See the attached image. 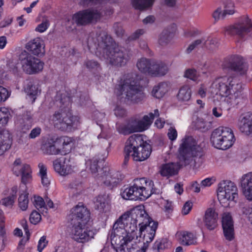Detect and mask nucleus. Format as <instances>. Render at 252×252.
Returning <instances> with one entry per match:
<instances>
[{"mask_svg":"<svg viewBox=\"0 0 252 252\" xmlns=\"http://www.w3.org/2000/svg\"><path fill=\"white\" fill-rule=\"evenodd\" d=\"M88 46L90 50H96V55L101 60L118 67L126 65L131 56L129 51L117 45L105 31L95 38L89 37Z\"/></svg>","mask_w":252,"mask_h":252,"instance_id":"f257e3e1","label":"nucleus"},{"mask_svg":"<svg viewBox=\"0 0 252 252\" xmlns=\"http://www.w3.org/2000/svg\"><path fill=\"white\" fill-rule=\"evenodd\" d=\"M115 223L118 227H123L129 235L133 238L136 236L137 223L140 226L139 232L156 234L158 223L153 221L144 209L134 208L130 212H126L120 217Z\"/></svg>","mask_w":252,"mask_h":252,"instance_id":"f03ea898","label":"nucleus"},{"mask_svg":"<svg viewBox=\"0 0 252 252\" xmlns=\"http://www.w3.org/2000/svg\"><path fill=\"white\" fill-rule=\"evenodd\" d=\"M216 94L224 98L228 103L235 102L241 96L242 85L235 77L224 76L216 79L212 85Z\"/></svg>","mask_w":252,"mask_h":252,"instance_id":"7ed1b4c3","label":"nucleus"},{"mask_svg":"<svg viewBox=\"0 0 252 252\" xmlns=\"http://www.w3.org/2000/svg\"><path fill=\"white\" fill-rule=\"evenodd\" d=\"M118 224L114 223L109 234L111 245L117 252H146L148 246H143L138 249L132 236L127 234L123 227H118Z\"/></svg>","mask_w":252,"mask_h":252,"instance_id":"20e7f679","label":"nucleus"},{"mask_svg":"<svg viewBox=\"0 0 252 252\" xmlns=\"http://www.w3.org/2000/svg\"><path fill=\"white\" fill-rule=\"evenodd\" d=\"M135 73L126 74L123 81L117 88V94L122 95L125 101L129 103H137L145 97L143 88Z\"/></svg>","mask_w":252,"mask_h":252,"instance_id":"39448f33","label":"nucleus"},{"mask_svg":"<svg viewBox=\"0 0 252 252\" xmlns=\"http://www.w3.org/2000/svg\"><path fill=\"white\" fill-rule=\"evenodd\" d=\"M203 155V148L197 144L192 136H186L182 139L179 148V158L182 164L185 166L190 164L195 165L201 162Z\"/></svg>","mask_w":252,"mask_h":252,"instance_id":"423d86ee","label":"nucleus"},{"mask_svg":"<svg viewBox=\"0 0 252 252\" xmlns=\"http://www.w3.org/2000/svg\"><path fill=\"white\" fill-rule=\"evenodd\" d=\"M126 151L132 152L131 156L134 160L141 161L149 157L151 147L144 140L142 135L133 134L128 138L126 143Z\"/></svg>","mask_w":252,"mask_h":252,"instance_id":"0eeeda50","label":"nucleus"},{"mask_svg":"<svg viewBox=\"0 0 252 252\" xmlns=\"http://www.w3.org/2000/svg\"><path fill=\"white\" fill-rule=\"evenodd\" d=\"M210 141L215 148L225 150L233 145L235 138L231 128L229 127L220 126L212 132Z\"/></svg>","mask_w":252,"mask_h":252,"instance_id":"6e6552de","label":"nucleus"},{"mask_svg":"<svg viewBox=\"0 0 252 252\" xmlns=\"http://www.w3.org/2000/svg\"><path fill=\"white\" fill-rule=\"evenodd\" d=\"M136 67L141 73L152 77L162 76L168 71L165 63L144 57L137 60Z\"/></svg>","mask_w":252,"mask_h":252,"instance_id":"1a4fd4ad","label":"nucleus"},{"mask_svg":"<svg viewBox=\"0 0 252 252\" xmlns=\"http://www.w3.org/2000/svg\"><path fill=\"white\" fill-rule=\"evenodd\" d=\"M218 198L220 203L224 207L228 206L230 201L236 202L238 198L236 185L228 180L220 182L218 185Z\"/></svg>","mask_w":252,"mask_h":252,"instance_id":"9d476101","label":"nucleus"},{"mask_svg":"<svg viewBox=\"0 0 252 252\" xmlns=\"http://www.w3.org/2000/svg\"><path fill=\"white\" fill-rule=\"evenodd\" d=\"M24 72L28 74H34L41 71L44 63L26 51H22L19 57Z\"/></svg>","mask_w":252,"mask_h":252,"instance_id":"9b49d317","label":"nucleus"},{"mask_svg":"<svg viewBox=\"0 0 252 252\" xmlns=\"http://www.w3.org/2000/svg\"><path fill=\"white\" fill-rule=\"evenodd\" d=\"M70 224L71 227H70L69 236L75 241L84 243L94 238V231L89 226L88 223Z\"/></svg>","mask_w":252,"mask_h":252,"instance_id":"f8f14e48","label":"nucleus"},{"mask_svg":"<svg viewBox=\"0 0 252 252\" xmlns=\"http://www.w3.org/2000/svg\"><path fill=\"white\" fill-rule=\"evenodd\" d=\"M102 13L95 8L78 11L73 16V20L79 26H84L100 19Z\"/></svg>","mask_w":252,"mask_h":252,"instance_id":"ddd939ff","label":"nucleus"},{"mask_svg":"<svg viewBox=\"0 0 252 252\" xmlns=\"http://www.w3.org/2000/svg\"><path fill=\"white\" fill-rule=\"evenodd\" d=\"M12 171L17 176L21 175L22 182L26 184L32 180V171L31 166L27 164L23 163L20 158H17L13 162Z\"/></svg>","mask_w":252,"mask_h":252,"instance_id":"4468645a","label":"nucleus"},{"mask_svg":"<svg viewBox=\"0 0 252 252\" xmlns=\"http://www.w3.org/2000/svg\"><path fill=\"white\" fill-rule=\"evenodd\" d=\"M90 219V212L83 205H76L70 210L69 215L70 224L88 223Z\"/></svg>","mask_w":252,"mask_h":252,"instance_id":"2eb2a0df","label":"nucleus"},{"mask_svg":"<svg viewBox=\"0 0 252 252\" xmlns=\"http://www.w3.org/2000/svg\"><path fill=\"white\" fill-rule=\"evenodd\" d=\"M252 30L251 21L249 18L245 17L242 22L226 28L225 33L232 35H237L240 37H243Z\"/></svg>","mask_w":252,"mask_h":252,"instance_id":"dca6fc26","label":"nucleus"},{"mask_svg":"<svg viewBox=\"0 0 252 252\" xmlns=\"http://www.w3.org/2000/svg\"><path fill=\"white\" fill-rule=\"evenodd\" d=\"M223 69H228L244 74L247 69V66L244 63L243 58L238 55H233L226 59L222 65Z\"/></svg>","mask_w":252,"mask_h":252,"instance_id":"f3484780","label":"nucleus"},{"mask_svg":"<svg viewBox=\"0 0 252 252\" xmlns=\"http://www.w3.org/2000/svg\"><path fill=\"white\" fill-rule=\"evenodd\" d=\"M135 186L140 193L141 200H145L149 198L152 194L156 193L157 191L154 188V182L145 178L136 179L134 180Z\"/></svg>","mask_w":252,"mask_h":252,"instance_id":"a211bd4d","label":"nucleus"},{"mask_svg":"<svg viewBox=\"0 0 252 252\" xmlns=\"http://www.w3.org/2000/svg\"><path fill=\"white\" fill-rule=\"evenodd\" d=\"M55 171L61 175L65 176L72 171V163L69 157H63L57 159L53 162Z\"/></svg>","mask_w":252,"mask_h":252,"instance_id":"6ab92c4d","label":"nucleus"},{"mask_svg":"<svg viewBox=\"0 0 252 252\" xmlns=\"http://www.w3.org/2000/svg\"><path fill=\"white\" fill-rule=\"evenodd\" d=\"M62 124L59 123L58 129L70 132L77 129L81 124L80 118L77 116H73L67 113Z\"/></svg>","mask_w":252,"mask_h":252,"instance_id":"aec40b11","label":"nucleus"},{"mask_svg":"<svg viewBox=\"0 0 252 252\" xmlns=\"http://www.w3.org/2000/svg\"><path fill=\"white\" fill-rule=\"evenodd\" d=\"M240 186L245 198L252 201V172L243 175L240 179Z\"/></svg>","mask_w":252,"mask_h":252,"instance_id":"412c9836","label":"nucleus"},{"mask_svg":"<svg viewBox=\"0 0 252 252\" xmlns=\"http://www.w3.org/2000/svg\"><path fill=\"white\" fill-rule=\"evenodd\" d=\"M222 226L225 238L231 241L234 238V225L232 216L229 213L225 212L222 216Z\"/></svg>","mask_w":252,"mask_h":252,"instance_id":"4be33fe9","label":"nucleus"},{"mask_svg":"<svg viewBox=\"0 0 252 252\" xmlns=\"http://www.w3.org/2000/svg\"><path fill=\"white\" fill-rule=\"evenodd\" d=\"M26 48L35 56H41L45 53L44 41L40 37H37L30 40L26 44Z\"/></svg>","mask_w":252,"mask_h":252,"instance_id":"5701e85b","label":"nucleus"},{"mask_svg":"<svg viewBox=\"0 0 252 252\" xmlns=\"http://www.w3.org/2000/svg\"><path fill=\"white\" fill-rule=\"evenodd\" d=\"M240 130L247 135L252 134V113L247 112L243 114L239 120Z\"/></svg>","mask_w":252,"mask_h":252,"instance_id":"b1692460","label":"nucleus"},{"mask_svg":"<svg viewBox=\"0 0 252 252\" xmlns=\"http://www.w3.org/2000/svg\"><path fill=\"white\" fill-rule=\"evenodd\" d=\"M122 178V175L119 172L109 170L102 177V180L106 186L112 189L117 185Z\"/></svg>","mask_w":252,"mask_h":252,"instance_id":"393cba45","label":"nucleus"},{"mask_svg":"<svg viewBox=\"0 0 252 252\" xmlns=\"http://www.w3.org/2000/svg\"><path fill=\"white\" fill-rule=\"evenodd\" d=\"M159 116L158 110L155 109L154 113H150L148 115H145L142 119L136 118L138 132H141L148 129L154 118Z\"/></svg>","mask_w":252,"mask_h":252,"instance_id":"a878e982","label":"nucleus"},{"mask_svg":"<svg viewBox=\"0 0 252 252\" xmlns=\"http://www.w3.org/2000/svg\"><path fill=\"white\" fill-rule=\"evenodd\" d=\"M218 214L213 208L208 209L203 219L204 223L210 230L214 229L217 226Z\"/></svg>","mask_w":252,"mask_h":252,"instance_id":"bb28decb","label":"nucleus"},{"mask_svg":"<svg viewBox=\"0 0 252 252\" xmlns=\"http://www.w3.org/2000/svg\"><path fill=\"white\" fill-rule=\"evenodd\" d=\"M121 195L123 198L126 200H141V197L140 193L139 192L138 188L135 186L134 181L133 186L122 189Z\"/></svg>","mask_w":252,"mask_h":252,"instance_id":"cd10ccee","label":"nucleus"},{"mask_svg":"<svg viewBox=\"0 0 252 252\" xmlns=\"http://www.w3.org/2000/svg\"><path fill=\"white\" fill-rule=\"evenodd\" d=\"M41 149L44 153L48 155H58L61 153L62 147L58 145L57 140H48L43 143Z\"/></svg>","mask_w":252,"mask_h":252,"instance_id":"c85d7f7f","label":"nucleus"},{"mask_svg":"<svg viewBox=\"0 0 252 252\" xmlns=\"http://www.w3.org/2000/svg\"><path fill=\"white\" fill-rule=\"evenodd\" d=\"M12 137L10 133L7 130H3L0 132V156L11 147Z\"/></svg>","mask_w":252,"mask_h":252,"instance_id":"c756f323","label":"nucleus"},{"mask_svg":"<svg viewBox=\"0 0 252 252\" xmlns=\"http://www.w3.org/2000/svg\"><path fill=\"white\" fill-rule=\"evenodd\" d=\"M179 166L178 164L171 162L162 165L160 169V173L162 176L169 178L177 174Z\"/></svg>","mask_w":252,"mask_h":252,"instance_id":"7c9ffc66","label":"nucleus"},{"mask_svg":"<svg viewBox=\"0 0 252 252\" xmlns=\"http://www.w3.org/2000/svg\"><path fill=\"white\" fill-rule=\"evenodd\" d=\"M174 32L175 30L173 27H169L164 29L159 36L158 43L161 46L168 44L173 38Z\"/></svg>","mask_w":252,"mask_h":252,"instance_id":"2f4dec72","label":"nucleus"},{"mask_svg":"<svg viewBox=\"0 0 252 252\" xmlns=\"http://www.w3.org/2000/svg\"><path fill=\"white\" fill-rule=\"evenodd\" d=\"M169 90V84L166 82H160L155 85L152 90V95L157 98L162 97Z\"/></svg>","mask_w":252,"mask_h":252,"instance_id":"473e14b6","label":"nucleus"},{"mask_svg":"<svg viewBox=\"0 0 252 252\" xmlns=\"http://www.w3.org/2000/svg\"><path fill=\"white\" fill-rule=\"evenodd\" d=\"M191 96L190 88L188 85L183 86L179 91L177 98L179 101L183 102H188Z\"/></svg>","mask_w":252,"mask_h":252,"instance_id":"72a5a7b5","label":"nucleus"},{"mask_svg":"<svg viewBox=\"0 0 252 252\" xmlns=\"http://www.w3.org/2000/svg\"><path fill=\"white\" fill-rule=\"evenodd\" d=\"M39 176L41 178V183L43 186L48 187L50 184V180L47 173V167L42 162L38 164Z\"/></svg>","mask_w":252,"mask_h":252,"instance_id":"f704fd0d","label":"nucleus"},{"mask_svg":"<svg viewBox=\"0 0 252 252\" xmlns=\"http://www.w3.org/2000/svg\"><path fill=\"white\" fill-rule=\"evenodd\" d=\"M67 113L64 111H56L54 114L50 117V122L57 129L60 126L58 125L59 123L62 124L61 123L63 121V119L65 118Z\"/></svg>","mask_w":252,"mask_h":252,"instance_id":"c9c22d12","label":"nucleus"},{"mask_svg":"<svg viewBox=\"0 0 252 252\" xmlns=\"http://www.w3.org/2000/svg\"><path fill=\"white\" fill-rule=\"evenodd\" d=\"M180 239L183 245H190L195 243L193 234L190 232L184 231L180 233Z\"/></svg>","mask_w":252,"mask_h":252,"instance_id":"e433bc0d","label":"nucleus"},{"mask_svg":"<svg viewBox=\"0 0 252 252\" xmlns=\"http://www.w3.org/2000/svg\"><path fill=\"white\" fill-rule=\"evenodd\" d=\"M155 0H131L132 6L137 9L143 10L151 6Z\"/></svg>","mask_w":252,"mask_h":252,"instance_id":"4c0bfd02","label":"nucleus"},{"mask_svg":"<svg viewBox=\"0 0 252 252\" xmlns=\"http://www.w3.org/2000/svg\"><path fill=\"white\" fill-rule=\"evenodd\" d=\"M25 91L29 96L32 99V102L34 101L36 96L38 93L37 87L33 85L31 82H29L26 85Z\"/></svg>","mask_w":252,"mask_h":252,"instance_id":"58836bf2","label":"nucleus"},{"mask_svg":"<svg viewBox=\"0 0 252 252\" xmlns=\"http://www.w3.org/2000/svg\"><path fill=\"white\" fill-rule=\"evenodd\" d=\"M11 118V115L7 108L1 107L0 108V124L6 125Z\"/></svg>","mask_w":252,"mask_h":252,"instance_id":"ea45409f","label":"nucleus"},{"mask_svg":"<svg viewBox=\"0 0 252 252\" xmlns=\"http://www.w3.org/2000/svg\"><path fill=\"white\" fill-rule=\"evenodd\" d=\"M204 47L210 50H214L219 46L218 40L216 38L206 36L204 37Z\"/></svg>","mask_w":252,"mask_h":252,"instance_id":"a19ab883","label":"nucleus"},{"mask_svg":"<svg viewBox=\"0 0 252 252\" xmlns=\"http://www.w3.org/2000/svg\"><path fill=\"white\" fill-rule=\"evenodd\" d=\"M234 12V10H224L222 11L220 8H218L213 13V17L216 21L223 18L226 14L231 15Z\"/></svg>","mask_w":252,"mask_h":252,"instance_id":"79ce46f5","label":"nucleus"},{"mask_svg":"<svg viewBox=\"0 0 252 252\" xmlns=\"http://www.w3.org/2000/svg\"><path fill=\"white\" fill-rule=\"evenodd\" d=\"M28 194L26 192L21 194L18 198L19 207L22 211H26L28 208Z\"/></svg>","mask_w":252,"mask_h":252,"instance_id":"37998d69","label":"nucleus"},{"mask_svg":"<svg viewBox=\"0 0 252 252\" xmlns=\"http://www.w3.org/2000/svg\"><path fill=\"white\" fill-rule=\"evenodd\" d=\"M9 69L15 77H18L21 76L22 72L19 68V63L17 61H12L8 64Z\"/></svg>","mask_w":252,"mask_h":252,"instance_id":"c03bdc74","label":"nucleus"},{"mask_svg":"<svg viewBox=\"0 0 252 252\" xmlns=\"http://www.w3.org/2000/svg\"><path fill=\"white\" fill-rule=\"evenodd\" d=\"M33 204L34 207L39 211L44 212L45 207V203L43 199L40 196H34Z\"/></svg>","mask_w":252,"mask_h":252,"instance_id":"a18cd8bd","label":"nucleus"},{"mask_svg":"<svg viewBox=\"0 0 252 252\" xmlns=\"http://www.w3.org/2000/svg\"><path fill=\"white\" fill-rule=\"evenodd\" d=\"M140 237L143 239V246L147 245L151 243L154 239L155 234L153 233H148L146 232H139Z\"/></svg>","mask_w":252,"mask_h":252,"instance_id":"49530a36","label":"nucleus"},{"mask_svg":"<svg viewBox=\"0 0 252 252\" xmlns=\"http://www.w3.org/2000/svg\"><path fill=\"white\" fill-rule=\"evenodd\" d=\"M196 126L202 131H205L209 129L210 125L202 118H198L196 122Z\"/></svg>","mask_w":252,"mask_h":252,"instance_id":"de8ad7c7","label":"nucleus"},{"mask_svg":"<svg viewBox=\"0 0 252 252\" xmlns=\"http://www.w3.org/2000/svg\"><path fill=\"white\" fill-rule=\"evenodd\" d=\"M204 37L198 39L194 41L193 42L191 43L189 47L187 48L186 51L188 53H190L193 49L199 46L204 47Z\"/></svg>","mask_w":252,"mask_h":252,"instance_id":"09e8293b","label":"nucleus"},{"mask_svg":"<svg viewBox=\"0 0 252 252\" xmlns=\"http://www.w3.org/2000/svg\"><path fill=\"white\" fill-rule=\"evenodd\" d=\"M117 129L119 133L124 135H127L133 133L128 123L126 124L118 126Z\"/></svg>","mask_w":252,"mask_h":252,"instance_id":"8fccbe9b","label":"nucleus"},{"mask_svg":"<svg viewBox=\"0 0 252 252\" xmlns=\"http://www.w3.org/2000/svg\"><path fill=\"white\" fill-rule=\"evenodd\" d=\"M15 199V195L12 194V195L2 199L0 201V203L5 207H11L14 202Z\"/></svg>","mask_w":252,"mask_h":252,"instance_id":"3c124183","label":"nucleus"},{"mask_svg":"<svg viewBox=\"0 0 252 252\" xmlns=\"http://www.w3.org/2000/svg\"><path fill=\"white\" fill-rule=\"evenodd\" d=\"M86 67L90 70H95L99 67V64L97 62L93 60H88L85 62Z\"/></svg>","mask_w":252,"mask_h":252,"instance_id":"603ef678","label":"nucleus"},{"mask_svg":"<svg viewBox=\"0 0 252 252\" xmlns=\"http://www.w3.org/2000/svg\"><path fill=\"white\" fill-rule=\"evenodd\" d=\"M41 219V217L40 214L36 211H32L30 215V221L33 224H36L38 223Z\"/></svg>","mask_w":252,"mask_h":252,"instance_id":"864d4df0","label":"nucleus"},{"mask_svg":"<svg viewBox=\"0 0 252 252\" xmlns=\"http://www.w3.org/2000/svg\"><path fill=\"white\" fill-rule=\"evenodd\" d=\"M167 135L170 141H174L176 140L177 138L178 132L175 127L170 126L168 129Z\"/></svg>","mask_w":252,"mask_h":252,"instance_id":"5fc2aeb1","label":"nucleus"},{"mask_svg":"<svg viewBox=\"0 0 252 252\" xmlns=\"http://www.w3.org/2000/svg\"><path fill=\"white\" fill-rule=\"evenodd\" d=\"M95 206L97 209L100 211H103L106 206L105 198L102 196H98L96 198Z\"/></svg>","mask_w":252,"mask_h":252,"instance_id":"6e6d98bb","label":"nucleus"},{"mask_svg":"<svg viewBox=\"0 0 252 252\" xmlns=\"http://www.w3.org/2000/svg\"><path fill=\"white\" fill-rule=\"evenodd\" d=\"M58 142V145L62 147V150L66 149L71 142L70 139L68 137L61 138L57 139Z\"/></svg>","mask_w":252,"mask_h":252,"instance_id":"4d7b16f0","label":"nucleus"},{"mask_svg":"<svg viewBox=\"0 0 252 252\" xmlns=\"http://www.w3.org/2000/svg\"><path fill=\"white\" fill-rule=\"evenodd\" d=\"M184 76L188 78L195 81L197 78L198 74L195 69H188L185 72Z\"/></svg>","mask_w":252,"mask_h":252,"instance_id":"13d9d810","label":"nucleus"},{"mask_svg":"<svg viewBox=\"0 0 252 252\" xmlns=\"http://www.w3.org/2000/svg\"><path fill=\"white\" fill-rule=\"evenodd\" d=\"M9 92L6 88L0 85V102L5 101L10 96Z\"/></svg>","mask_w":252,"mask_h":252,"instance_id":"bf43d9fd","label":"nucleus"},{"mask_svg":"<svg viewBox=\"0 0 252 252\" xmlns=\"http://www.w3.org/2000/svg\"><path fill=\"white\" fill-rule=\"evenodd\" d=\"M49 26V22L48 20L46 19L37 26L35 28V31L39 32H43L47 29Z\"/></svg>","mask_w":252,"mask_h":252,"instance_id":"052dcab7","label":"nucleus"},{"mask_svg":"<svg viewBox=\"0 0 252 252\" xmlns=\"http://www.w3.org/2000/svg\"><path fill=\"white\" fill-rule=\"evenodd\" d=\"M6 240V231L4 229H2L1 230H0V252L4 249L5 242Z\"/></svg>","mask_w":252,"mask_h":252,"instance_id":"680f3d73","label":"nucleus"},{"mask_svg":"<svg viewBox=\"0 0 252 252\" xmlns=\"http://www.w3.org/2000/svg\"><path fill=\"white\" fill-rule=\"evenodd\" d=\"M41 132V129L39 127H36L31 130L29 135V138L30 139H34L39 136Z\"/></svg>","mask_w":252,"mask_h":252,"instance_id":"e2e57ef3","label":"nucleus"},{"mask_svg":"<svg viewBox=\"0 0 252 252\" xmlns=\"http://www.w3.org/2000/svg\"><path fill=\"white\" fill-rule=\"evenodd\" d=\"M114 114L117 117H123L126 115V110L122 107L117 106L114 109Z\"/></svg>","mask_w":252,"mask_h":252,"instance_id":"0e129e2a","label":"nucleus"},{"mask_svg":"<svg viewBox=\"0 0 252 252\" xmlns=\"http://www.w3.org/2000/svg\"><path fill=\"white\" fill-rule=\"evenodd\" d=\"M90 169L93 173H95L98 171V160L96 159H92L89 161Z\"/></svg>","mask_w":252,"mask_h":252,"instance_id":"69168bd1","label":"nucleus"},{"mask_svg":"<svg viewBox=\"0 0 252 252\" xmlns=\"http://www.w3.org/2000/svg\"><path fill=\"white\" fill-rule=\"evenodd\" d=\"M47 244V241L46 240V237L45 236L41 237L38 241L37 246V250L38 252H41L44 248L46 246Z\"/></svg>","mask_w":252,"mask_h":252,"instance_id":"338daca9","label":"nucleus"},{"mask_svg":"<svg viewBox=\"0 0 252 252\" xmlns=\"http://www.w3.org/2000/svg\"><path fill=\"white\" fill-rule=\"evenodd\" d=\"M192 207V203L189 201L186 202L184 205L182 213L184 215H186L189 213Z\"/></svg>","mask_w":252,"mask_h":252,"instance_id":"774afa93","label":"nucleus"}]
</instances>
